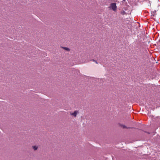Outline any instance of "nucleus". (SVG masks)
<instances>
[{
    "instance_id": "obj_3",
    "label": "nucleus",
    "mask_w": 160,
    "mask_h": 160,
    "mask_svg": "<svg viewBox=\"0 0 160 160\" xmlns=\"http://www.w3.org/2000/svg\"><path fill=\"white\" fill-rule=\"evenodd\" d=\"M62 48H63L64 49L67 50V51H69L70 49L69 48L67 47H62Z\"/></svg>"
},
{
    "instance_id": "obj_1",
    "label": "nucleus",
    "mask_w": 160,
    "mask_h": 160,
    "mask_svg": "<svg viewBox=\"0 0 160 160\" xmlns=\"http://www.w3.org/2000/svg\"><path fill=\"white\" fill-rule=\"evenodd\" d=\"M109 8H111L114 11H115L117 9L116 4L115 3H111Z\"/></svg>"
},
{
    "instance_id": "obj_4",
    "label": "nucleus",
    "mask_w": 160,
    "mask_h": 160,
    "mask_svg": "<svg viewBox=\"0 0 160 160\" xmlns=\"http://www.w3.org/2000/svg\"><path fill=\"white\" fill-rule=\"evenodd\" d=\"M32 148L34 149V150H37L38 149V147L36 146H32Z\"/></svg>"
},
{
    "instance_id": "obj_5",
    "label": "nucleus",
    "mask_w": 160,
    "mask_h": 160,
    "mask_svg": "<svg viewBox=\"0 0 160 160\" xmlns=\"http://www.w3.org/2000/svg\"><path fill=\"white\" fill-rule=\"evenodd\" d=\"M121 127H122L123 128H127V127L124 125H121Z\"/></svg>"
},
{
    "instance_id": "obj_2",
    "label": "nucleus",
    "mask_w": 160,
    "mask_h": 160,
    "mask_svg": "<svg viewBox=\"0 0 160 160\" xmlns=\"http://www.w3.org/2000/svg\"><path fill=\"white\" fill-rule=\"evenodd\" d=\"M79 113L78 111L76 110L74 111L73 113L70 112V114L71 115L73 116L74 117H76L77 116V114Z\"/></svg>"
},
{
    "instance_id": "obj_6",
    "label": "nucleus",
    "mask_w": 160,
    "mask_h": 160,
    "mask_svg": "<svg viewBox=\"0 0 160 160\" xmlns=\"http://www.w3.org/2000/svg\"><path fill=\"white\" fill-rule=\"evenodd\" d=\"M92 61H93L95 63H96L97 64H98V63L94 59H92Z\"/></svg>"
}]
</instances>
